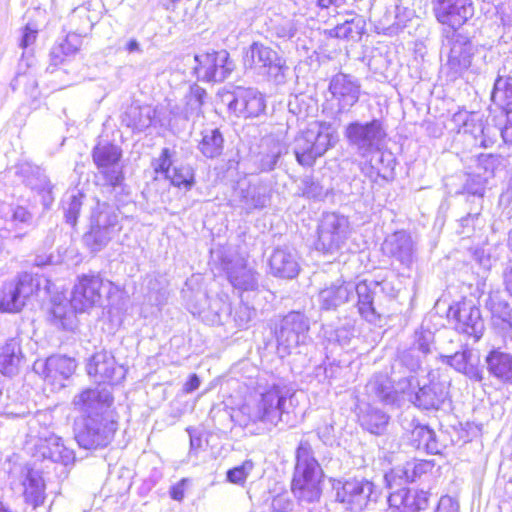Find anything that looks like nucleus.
Here are the masks:
<instances>
[{
    "instance_id": "1",
    "label": "nucleus",
    "mask_w": 512,
    "mask_h": 512,
    "mask_svg": "<svg viewBox=\"0 0 512 512\" xmlns=\"http://www.w3.org/2000/svg\"><path fill=\"white\" fill-rule=\"evenodd\" d=\"M113 403L110 389L88 388L73 398L72 404L81 418L75 423V440L84 449L107 446L117 429L109 408Z\"/></svg>"
},
{
    "instance_id": "2",
    "label": "nucleus",
    "mask_w": 512,
    "mask_h": 512,
    "mask_svg": "<svg viewBox=\"0 0 512 512\" xmlns=\"http://www.w3.org/2000/svg\"><path fill=\"white\" fill-rule=\"evenodd\" d=\"M293 393L286 386L272 385L252 396L240 410L241 422L244 426L262 423L276 426L282 415L289 413Z\"/></svg>"
},
{
    "instance_id": "3",
    "label": "nucleus",
    "mask_w": 512,
    "mask_h": 512,
    "mask_svg": "<svg viewBox=\"0 0 512 512\" xmlns=\"http://www.w3.org/2000/svg\"><path fill=\"white\" fill-rule=\"evenodd\" d=\"M335 142L331 125L315 122L295 137L293 151L300 165L311 167Z\"/></svg>"
},
{
    "instance_id": "4",
    "label": "nucleus",
    "mask_w": 512,
    "mask_h": 512,
    "mask_svg": "<svg viewBox=\"0 0 512 512\" xmlns=\"http://www.w3.org/2000/svg\"><path fill=\"white\" fill-rule=\"evenodd\" d=\"M120 230L118 209L108 203H97L91 216L90 230L84 235V242L91 251L98 252Z\"/></svg>"
},
{
    "instance_id": "5",
    "label": "nucleus",
    "mask_w": 512,
    "mask_h": 512,
    "mask_svg": "<svg viewBox=\"0 0 512 512\" xmlns=\"http://www.w3.org/2000/svg\"><path fill=\"white\" fill-rule=\"evenodd\" d=\"M344 135L356 153L361 158H367L381 147L386 137V131L380 119H373L366 123L360 121L349 123L345 128Z\"/></svg>"
},
{
    "instance_id": "6",
    "label": "nucleus",
    "mask_w": 512,
    "mask_h": 512,
    "mask_svg": "<svg viewBox=\"0 0 512 512\" xmlns=\"http://www.w3.org/2000/svg\"><path fill=\"white\" fill-rule=\"evenodd\" d=\"M122 149L110 142H100L92 150V160L97 168L96 177L103 185L116 188L122 185L124 174L121 165Z\"/></svg>"
},
{
    "instance_id": "7",
    "label": "nucleus",
    "mask_w": 512,
    "mask_h": 512,
    "mask_svg": "<svg viewBox=\"0 0 512 512\" xmlns=\"http://www.w3.org/2000/svg\"><path fill=\"white\" fill-rule=\"evenodd\" d=\"M350 233L347 217L331 212L323 214L318 225L316 249L324 254L333 255L345 245Z\"/></svg>"
},
{
    "instance_id": "8",
    "label": "nucleus",
    "mask_w": 512,
    "mask_h": 512,
    "mask_svg": "<svg viewBox=\"0 0 512 512\" xmlns=\"http://www.w3.org/2000/svg\"><path fill=\"white\" fill-rule=\"evenodd\" d=\"M110 288L111 282L104 280L100 275H82L72 290L71 305L79 312L101 306L104 293L108 292Z\"/></svg>"
},
{
    "instance_id": "9",
    "label": "nucleus",
    "mask_w": 512,
    "mask_h": 512,
    "mask_svg": "<svg viewBox=\"0 0 512 512\" xmlns=\"http://www.w3.org/2000/svg\"><path fill=\"white\" fill-rule=\"evenodd\" d=\"M246 68L256 71L258 74L268 75L276 81L284 78L285 60L271 47L260 42H253L244 56Z\"/></svg>"
},
{
    "instance_id": "10",
    "label": "nucleus",
    "mask_w": 512,
    "mask_h": 512,
    "mask_svg": "<svg viewBox=\"0 0 512 512\" xmlns=\"http://www.w3.org/2000/svg\"><path fill=\"white\" fill-rule=\"evenodd\" d=\"M309 328L308 318L304 314L296 311L288 313L282 318L276 332L278 351L290 354L293 349L305 345L309 340Z\"/></svg>"
},
{
    "instance_id": "11",
    "label": "nucleus",
    "mask_w": 512,
    "mask_h": 512,
    "mask_svg": "<svg viewBox=\"0 0 512 512\" xmlns=\"http://www.w3.org/2000/svg\"><path fill=\"white\" fill-rule=\"evenodd\" d=\"M195 61L197 65L194 72L198 80L205 82H222L235 68L234 61L226 50L195 55Z\"/></svg>"
},
{
    "instance_id": "12",
    "label": "nucleus",
    "mask_w": 512,
    "mask_h": 512,
    "mask_svg": "<svg viewBox=\"0 0 512 512\" xmlns=\"http://www.w3.org/2000/svg\"><path fill=\"white\" fill-rule=\"evenodd\" d=\"M38 288V280L29 273H22L16 281L5 283L0 288V311L19 312Z\"/></svg>"
},
{
    "instance_id": "13",
    "label": "nucleus",
    "mask_w": 512,
    "mask_h": 512,
    "mask_svg": "<svg viewBox=\"0 0 512 512\" xmlns=\"http://www.w3.org/2000/svg\"><path fill=\"white\" fill-rule=\"evenodd\" d=\"M336 500L346 505L347 509L360 511L369 501H376L378 493L372 482L364 479H352L334 485Z\"/></svg>"
},
{
    "instance_id": "14",
    "label": "nucleus",
    "mask_w": 512,
    "mask_h": 512,
    "mask_svg": "<svg viewBox=\"0 0 512 512\" xmlns=\"http://www.w3.org/2000/svg\"><path fill=\"white\" fill-rule=\"evenodd\" d=\"M448 318L454 323L457 331L473 337L475 341H478L484 333L485 325L480 308L470 300L450 306Z\"/></svg>"
},
{
    "instance_id": "15",
    "label": "nucleus",
    "mask_w": 512,
    "mask_h": 512,
    "mask_svg": "<svg viewBox=\"0 0 512 512\" xmlns=\"http://www.w3.org/2000/svg\"><path fill=\"white\" fill-rule=\"evenodd\" d=\"M387 283L376 281H362L354 284V293L357 295V308L362 318L370 323H376L381 314L382 300Z\"/></svg>"
},
{
    "instance_id": "16",
    "label": "nucleus",
    "mask_w": 512,
    "mask_h": 512,
    "mask_svg": "<svg viewBox=\"0 0 512 512\" xmlns=\"http://www.w3.org/2000/svg\"><path fill=\"white\" fill-rule=\"evenodd\" d=\"M450 50L443 69L450 80H456L464 75L468 69L473 73L478 70L472 66L474 47L472 43L460 34H453L449 40Z\"/></svg>"
},
{
    "instance_id": "17",
    "label": "nucleus",
    "mask_w": 512,
    "mask_h": 512,
    "mask_svg": "<svg viewBox=\"0 0 512 512\" xmlns=\"http://www.w3.org/2000/svg\"><path fill=\"white\" fill-rule=\"evenodd\" d=\"M329 91L336 103L338 113H347L359 101L361 83L353 75L338 73L329 83Z\"/></svg>"
},
{
    "instance_id": "18",
    "label": "nucleus",
    "mask_w": 512,
    "mask_h": 512,
    "mask_svg": "<svg viewBox=\"0 0 512 512\" xmlns=\"http://www.w3.org/2000/svg\"><path fill=\"white\" fill-rule=\"evenodd\" d=\"M228 108L238 117H257L265 110L263 95L253 88H236L224 96Z\"/></svg>"
},
{
    "instance_id": "19",
    "label": "nucleus",
    "mask_w": 512,
    "mask_h": 512,
    "mask_svg": "<svg viewBox=\"0 0 512 512\" xmlns=\"http://www.w3.org/2000/svg\"><path fill=\"white\" fill-rule=\"evenodd\" d=\"M431 2L437 21L451 27L454 31L474 14L471 0H431Z\"/></svg>"
},
{
    "instance_id": "20",
    "label": "nucleus",
    "mask_w": 512,
    "mask_h": 512,
    "mask_svg": "<svg viewBox=\"0 0 512 512\" xmlns=\"http://www.w3.org/2000/svg\"><path fill=\"white\" fill-rule=\"evenodd\" d=\"M87 372L97 383L119 384L126 375V369L118 365L114 356L107 351L95 353L87 364Z\"/></svg>"
},
{
    "instance_id": "21",
    "label": "nucleus",
    "mask_w": 512,
    "mask_h": 512,
    "mask_svg": "<svg viewBox=\"0 0 512 512\" xmlns=\"http://www.w3.org/2000/svg\"><path fill=\"white\" fill-rule=\"evenodd\" d=\"M38 442L35 444L34 457L42 460H50L54 463L68 465L75 459L74 451L68 448L62 438L54 433L45 430L37 435Z\"/></svg>"
},
{
    "instance_id": "22",
    "label": "nucleus",
    "mask_w": 512,
    "mask_h": 512,
    "mask_svg": "<svg viewBox=\"0 0 512 512\" xmlns=\"http://www.w3.org/2000/svg\"><path fill=\"white\" fill-rule=\"evenodd\" d=\"M382 250L407 268L411 267L416 260V243L410 233L405 230H399L387 236L382 244Z\"/></svg>"
},
{
    "instance_id": "23",
    "label": "nucleus",
    "mask_w": 512,
    "mask_h": 512,
    "mask_svg": "<svg viewBox=\"0 0 512 512\" xmlns=\"http://www.w3.org/2000/svg\"><path fill=\"white\" fill-rule=\"evenodd\" d=\"M0 220L3 221L1 237L13 234L14 238L21 239L26 234L24 230L32 224L33 215L23 206L3 203L0 205Z\"/></svg>"
},
{
    "instance_id": "24",
    "label": "nucleus",
    "mask_w": 512,
    "mask_h": 512,
    "mask_svg": "<svg viewBox=\"0 0 512 512\" xmlns=\"http://www.w3.org/2000/svg\"><path fill=\"white\" fill-rule=\"evenodd\" d=\"M33 369L46 381L62 385V381L68 379L74 373L76 362L70 357L53 355L46 360L36 361Z\"/></svg>"
},
{
    "instance_id": "25",
    "label": "nucleus",
    "mask_w": 512,
    "mask_h": 512,
    "mask_svg": "<svg viewBox=\"0 0 512 512\" xmlns=\"http://www.w3.org/2000/svg\"><path fill=\"white\" fill-rule=\"evenodd\" d=\"M448 398V384L446 381H435L418 387L415 393L410 394L409 401L423 410H438Z\"/></svg>"
},
{
    "instance_id": "26",
    "label": "nucleus",
    "mask_w": 512,
    "mask_h": 512,
    "mask_svg": "<svg viewBox=\"0 0 512 512\" xmlns=\"http://www.w3.org/2000/svg\"><path fill=\"white\" fill-rule=\"evenodd\" d=\"M389 512H421L429 505L428 493L423 490L401 488L388 497Z\"/></svg>"
},
{
    "instance_id": "27",
    "label": "nucleus",
    "mask_w": 512,
    "mask_h": 512,
    "mask_svg": "<svg viewBox=\"0 0 512 512\" xmlns=\"http://www.w3.org/2000/svg\"><path fill=\"white\" fill-rule=\"evenodd\" d=\"M354 297V283L337 279L326 285L318 293V304L321 310H336Z\"/></svg>"
},
{
    "instance_id": "28",
    "label": "nucleus",
    "mask_w": 512,
    "mask_h": 512,
    "mask_svg": "<svg viewBox=\"0 0 512 512\" xmlns=\"http://www.w3.org/2000/svg\"><path fill=\"white\" fill-rule=\"evenodd\" d=\"M442 361L450 365L457 372L466 375L471 380H483V371L480 367V356L477 351L465 347L453 355L441 356Z\"/></svg>"
},
{
    "instance_id": "29",
    "label": "nucleus",
    "mask_w": 512,
    "mask_h": 512,
    "mask_svg": "<svg viewBox=\"0 0 512 512\" xmlns=\"http://www.w3.org/2000/svg\"><path fill=\"white\" fill-rule=\"evenodd\" d=\"M224 270L229 282L236 289L242 291H253L258 287V280L255 272L247 267L246 261L240 256L232 259H224Z\"/></svg>"
},
{
    "instance_id": "30",
    "label": "nucleus",
    "mask_w": 512,
    "mask_h": 512,
    "mask_svg": "<svg viewBox=\"0 0 512 512\" xmlns=\"http://www.w3.org/2000/svg\"><path fill=\"white\" fill-rule=\"evenodd\" d=\"M434 464L427 460H412L385 474L387 486L392 489L401 482H415L432 472Z\"/></svg>"
},
{
    "instance_id": "31",
    "label": "nucleus",
    "mask_w": 512,
    "mask_h": 512,
    "mask_svg": "<svg viewBox=\"0 0 512 512\" xmlns=\"http://www.w3.org/2000/svg\"><path fill=\"white\" fill-rule=\"evenodd\" d=\"M359 167L361 172L368 178L376 180L378 177L387 179L392 176L396 159L390 151H382L380 147L364 158Z\"/></svg>"
},
{
    "instance_id": "32",
    "label": "nucleus",
    "mask_w": 512,
    "mask_h": 512,
    "mask_svg": "<svg viewBox=\"0 0 512 512\" xmlns=\"http://www.w3.org/2000/svg\"><path fill=\"white\" fill-rule=\"evenodd\" d=\"M206 91L201 87H193L184 98L183 104H175L170 107V123L179 120L195 122L202 115V106Z\"/></svg>"
},
{
    "instance_id": "33",
    "label": "nucleus",
    "mask_w": 512,
    "mask_h": 512,
    "mask_svg": "<svg viewBox=\"0 0 512 512\" xmlns=\"http://www.w3.org/2000/svg\"><path fill=\"white\" fill-rule=\"evenodd\" d=\"M269 268L275 277L294 279L300 272L298 256L289 248H276L269 258Z\"/></svg>"
},
{
    "instance_id": "34",
    "label": "nucleus",
    "mask_w": 512,
    "mask_h": 512,
    "mask_svg": "<svg viewBox=\"0 0 512 512\" xmlns=\"http://www.w3.org/2000/svg\"><path fill=\"white\" fill-rule=\"evenodd\" d=\"M287 153L286 144L276 136L268 135L261 139L257 162L261 171H271L279 158Z\"/></svg>"
},
{
    "instance_id": "35",
    "label": "nucleus",
    "mask_w": 512,
    "mask_h": 512,
    "mask_svg": "<svg viewBox=\"0 0 512 512\" xmlns=\"http://www.w3.org/2000/svg\"><path fill=\"white\" fill-rule=\"evenodd\" d=\"M454 120L463 121V132L473 134L475 140H478L479 137V145L481 147L487 148L496 142V138L499 134V128L495 126H484L482 121H478L477 124H473L474 116L469 115L466 112L455 114Z\"/></svg>"
},
{
    "instance_id": "36",
    "label": "nucleus",
    "mask_w": 512,
    "mask_h": 512,
    "mask_svg": "<svg viewBox=\"0 0 512 512\" xmlns=\"http://www.w3.org/2000/svg\"><path fill=\"white\" fill-rule=\"evenodd\" d=\"M321 475H294L292 492L300 502L313 503L319 500Z\"/></svg>"
},
{
    "instance_id": "37",
    "label": "nucleus",
    "mask_w": 512,
    "mask_h": 512,
    "mask_svg": "<svg viewBox=\"0 0 512 512\" xmlns=\"http://www.w3.org/2000/svg\"><path fill=\"white\" fill-rule=\"evenodd\" d=\"M23 359L20 339L10 338L0 344V372L12 376L17 373Z\"/></svg>"
},
{
    "instance_id": "38",
    "label": "nucleus",
    "mask_w": 512,
    "mask_h": 512,
    "mask_svg": "<svg viewBox=\"0 0 512 512\" xmlns=\"http://www.w3.org/2000/svg\"><path fill=\"white\" fill-rule=\"evenodd\" d=\"M487 369L491 375L504 382L512 381V355L493 349L486 356Z\"/></svg>"
},
{
    "instance_id": "39",
    "label": "nucleus",
    "mask_w": 512,
    "mask_h": 512,
    "mask_svg": "<svg viewBox=\"0 0 512 512\" xmlns=\"http://www.w3.org/2000/svg\"><path fill=\"white\" fill-rule=\"evenodd\" d=\"M24 498L26 503L37 508L45 500V483L41 473L34 469H28L23 481Z\"/></svg>"
},
{
    "instance_id": "40",
    "label": "nucleus",
    "mask_w": 512,
    "mask_h": 512,
    "mask_svg": "<svg viewBox=\"0 0 512 512\" xmlns=\"http://www.w3.org/2000/svg\"><path fill=\"white\" fill-rule=\"evenodd\" d=\"M155 118V110L149 106L131 105L125 111L122 122L134 131L141 132L149 128Z\"/></svg>"
},
{
    "instance_id": "41",
    "label": "nucleus",
    "mask_w": 512,
    "mask_h": 512,
    "mask_svg": "<svg viewBox=\"0 0 512 512\" xmlns=\"http://www.w3.org/2000/svg\"><path fill=\"white\" fill-rule=\"evenodd\" d=\"M321 475L322 470L315 459L311 444L301 440L296 450V465L294 475Z\"/></svg>"
},
{
    "instance_id": "42",
    "label": "nucleus",
    "mask_w": 512,
    "mask_h": 512,
    "mask_svg": "<svg viewBox=\"0 0 512 512\" xmlns=\"http://www.w3.org/2000/svg\"><path fill=\"white\" fill-rule=\"evenodd\" d=\"M359 422L363 429L374 435H382L387 429L389 416L382 410L366 406L359 414Z\"/></svg>"
},
{
    "instance_id": "43",
    "label": "nucleus",
    "mask_w": 512,
    "mask_h": 512,
    "mask_svg": "<svg viewBox=\"0 0 512 512\" xmlns=\"http://www.w3.org/2000/svg\"><path fill=\"white\" fill-rule=\"evenodd\" d=\"M77 312L79 311L73 308L71 300L54 303L51 310L54 325L64 330H74L77 326Z\"/></svg>"
},
{
    "instance_id": "44",
    "label": "nucleus",
    "mask_w": 512,
    "mask_h": 512,
    "mask_svg": "<svg viewBox=\"0 0 512 512\" xmlns=\"http://www.w3.org/2000/svg\"><path fill=\"white\" fill-rule=\"evenodd\" d=\"M82 45V39L78 34L70 33L59 44L55 45L50 57L54 65L62 64L67 57L75 55Z\"/></svg>"
},
{
    "instance_id": "45",
    "label": "nucleus",
    "mask_w": 512,
    "mask_h": 512,
    "mask_svg": "<svg viewBox=\"0 0 512 512\" xmlns=\"http://www.w3.org/2000/svg\"><path fill=\"white\" fill-rule=\"evenodd\" d=\"M366 29V22L360 15L338 24L332 31L337 38L349 41H359Z\"/></svg>"
},
{
    "instance_id": "46",
    "label": "nucleus",
    "mask_w": 512,
    "mask_h": 512,
    "mask_svg": "<svg viewBox=\"0 0 512 512\" xmlns=\"http://www.w3.org/2000/svg\"><path fill=\"white\" fill-rule=\"evenodd\" d=\"M412 442L417 449H422L429 454L440 452V445L435 432L426 425H417L411 433Z\"/></svg>"
},
{
    "instance_id": "47",
    "label": "nucleus",
    "mask_w": 512,
    "mask_h": 512,
    "mask_svg": "<svg viewBox=\"0 0 512 512\" xmlns=\"http://www.w3.org/2000/svg\"><path fill=\"white\" fill-rule=\"evenodd\" d=\"M224 139L218 129H206L202 132V139L198 149L207 158H216L222 154Z\"/></svg>"
},
{
    "instance_id": "48",
    "label": "nucleus",
    "mask_w": 512,
    "mask_h": 512,
    "mask_svg": "<svg viewBox=\"0 0 512 512\" xmlns=\"http://www.w3.org/2000/svg\"><path fill=\"white\" fill-rule=\"evenodd\" d=\"M241 203L247 211L264 208L269 200L267 189L261 185H248L241 189Z\"/></svg>"
},
{
    "instance_id": "49",
    "label": "nucleus",
    "mask_w": 512,
    "mask_h": 512,
    "mask_svg": "<svg viewBox=\"0 0 512 512\" xmlns=\"http://www.w3.org/2000/svg\"><path fill=\"white\" fill-rule=\"evenodd\" d=\"M27 184L32 190H35L41 196L44 208H50L54 201V196L52 192L53 185L48 177L42 173H37V175L27 180Z\"/></svg>"
},
{
    "instance_id": "50",
    "label": "nucleus",
    "mask_w": 512,
    "mask_h": 512,
    "mask_svg": "<svg viewBox=\"0 0 512 512\" xmlns=\"http://www.w3.org/2000/svg\"><path fill=\"white\" fill-rule=\"evenodd\" d=\"M486 307L494 317L501 320L500 327L503 331L512 334V318L509 313V306L505 301L498 300L496 296L489 295Z\"/></svg>"
},
{
    "instance_id": "51",
    "label": "nucleus",
    "mask_w": 512,
    "mask_h": 512,
    "mask_svg": "<svg viewBox=\"0 0 512 512\" xmlns=\"http://www.w3.org/2000/svg\"><path fill=\"white\" fill-rule=\"evenodd\" d=\"M392 381L395 384V392L408 395V399L410 394L415 393L420 385L417 375L406 373L401 369L396 370L395 367H393Z\"/></svg>"
},
{
    "instance_id": "52",
    "label": "nucleus",
    "mask_w": 512,
    "mask_h": 512,
    "mask_svg": "<svg viewBox=\"0 0 512 512\" xmlns=\"http://www.w3.org/2000/svg\"><path fill=\"white\" fill-rule=\"evenodd\" d=\"M491 98L494 102H501L509 111H512V77L499 76L495 80Z\"/></svg>"
},
{
    "instance_id": "53",
    "label": "nucleus",
    "mask_w": 512,
    "mask_h": 512,
    "mask_svg": "<svg viewBox=\"0 0 512 512\" xmlns=\"http://www.w3.org/2000/svg\"><path fill=\"white\" fill-rule=\"evenodd\" d=\"M299 189L303 197L315 201L323 200L328 192L317 179L310 176H306L301 180Z\"/></svg>"
},
{
    "instance_id": "54",
    "label": "nucleus",
    "mask_w": 512,
    "mask_h": 512,
    "mask_svg": "<svg viewBox=\"0 0 512 512\" xmlns=\"http://www.w3.org/2000/svg\"><path fill=\"white\" fill-rule=\"evenodd\" d=\"M149 301L154 305H162L166 299V280L161 276H149L147 279Z\"/></svg>"
},
{
    "instance_id": "55",
    "label": "nucleus",
    "mask_w": 512,
    "mask_h": 512,
    "mask_svg": "<svg viewBox=\"0 0 512 512\" xmlns=\"http://www.w3.org/2000/svg\"><path fill=\"white\" fill-rule=\"evenodd\" d=\"M422 359L421 356L417 354L416 349H409L402 353L398 363L396 366V370L401 369L406 373H411L417 375L418 370L421 368Z\"/></svg>"
},
{
    "instance_id": "56",
    "label": "nucleus",
    "mask_w": 512,
    "mask_h": 512,
    "mask_svg": "<svg viewBox=\"0 0 512 512\" xmlns=\"http://www.w3.org/2000/svg\"><path fill=\"white\" fill-rule=\"evenodd\" d=\"M166 178L170 179L172 185L185 189H190L194 184V173L190 167H175Z\"/></svg>"
},
{
    "instance_id": "57",
    "label": "nucleus",
    "mask_w": 512,
    "mask_h": 512,
    "mask_svg": "<svg viewBox=\"0 0 512 512\" xmlns=\"http://www.w3.org/2000/svg\"><path fill=\"white\" fill-rule=\"evenodd\" d=\"M368 387L383 402L391 403L395 400L394 392L384 376H376L369 382Z\"/></svg>"
},
{
    "instance_id": "58",
    "label": "nucleus",
    "mask_w": 512,
    "mask_h": 512,
    "mask_svg": "<svg viewBox=\"0 0 512 512\" xmlns=\"http://www.w3.org/2000/svg\"><path fill=\"white\" fill-rule=\"evenodd\" d=\"M83 194L80 192L69 195L68 200L64 202V215L66 222L74 226L77 222L81 207Z\"/></svg>"
},
{
    "instance_id": "59",
    "label": "nucleus",
    "mask_w": 512,
    "mask_h": 512,
    "mask_svg": "<svg viewBox=\"0 0 512 512\" xmlns=\"http://www.w3.org/2000/svg\"><path fill=\"white\" fill-rule=\"evenodd\" d=\"M254 468L251 460H245L241 465L227 471V480L233 484L242 485Z\"/></svg>"
},
{
    "instance_id": "60",
    "label": "nucleus",
    "mask_w": 512,
    "mask_h": 512,
    "mask_svg": "<svg viewBox=\"0 0 512 512\" xmlns=\"http://www.w3.org/2000/svg\"><path fill=\"white\" fill-rule=\"evenodd\" d=\"M255 316L256 310L242 302L234 310V320L239 328H247Z\"/></svg>"
},
{
    "instance_id": "61",
    "label": "nucleus",
    "mask_w": 512,
    "mask_h": 512,
    "mask_svg": "<svg viewBox=\"0 0 512 512\" xmlns=\"http://www.w3.org/2000/svg\"><path fill=\"white\" fill-rule=\"evenodd\" d=\"M173 154L174 152H172L169 148H163L159 157L153 159L152 167L157 174H163L165 178L169 176L170 172L172 171L170 167L172 165Z\"/></svg>"
},
{
    "instance_id": "62",
    "label": "nucleus",
    "mask_w": 512,
    "mask_h": 512,
    "mask_svg": "<svg viewBox=\"0 0 512 512\" xmlns=\"http://www.w3.org/2000/svg\"><path fill=\"white\" fill-rule=\"evenodd\" d=\"M272 36L278 39L289 40L296 34V28L294 24L289 20H284L280 23L273 25L271 29Z\"/></svg>"
},
{
    "instance_id": "63",
    "label": "nucleus",
    "mask_w": 512,
    "mask_h": 512,
    "mask_svg": "<svg viewBox=\"0 0 512 512\" xmlns=\"http://www.w3.org/2000/svg\"><path fill=\"white\" fill-rule=\"evenodd\" d=\"M166 8L176 13L179 22L186 21L189 16L186 2L183 0H169V3L166 4Z\"/></svg>"
},
{
    "instance_id": "64",
    "label": "nucleus",
    "mask_w": 512,
    "mask_h": 512,
    "mask_svg": "<svg viewBox=\"0 0 512 512\" xmlns=\"http://www.w3.org/2000/svg\"><path fill=\"white\" fill-rule=\"evenodd\" d=\"M466 190L468 193L483 197L485 191V185L480 176L470 177L466 182Z\"/></svg>"
}]
</instances>
